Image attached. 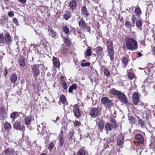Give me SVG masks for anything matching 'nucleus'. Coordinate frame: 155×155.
<instances>
[{"instance_id":"0e129e2a","label":"nucleus","mask_w":155,"mask_h":155,"mask_svg":"<svg viewBox=\"0 0 155 155\" xmlns=\"http://www.w3.org/2000/svg\"><path fill=\"white\" fill-rule=\"evenodd\" d=\"M18 1L22 4H25L26 2V0H18Z\"/></svg>"},{"instance_id":"3c124183","label":"nucleus","mask_w":155,"mask_h":155,"mask_svg":"<svg viewBox=\"0 0 155 155\" xmlns=\"http://www.w3.org/2000/svg\"><path fill=\"white\" fill-rule=\"evenodd\" d=\"M81 125V123L78 120H76L74 123V126H75L79 127Z\"/></svg>"},{"instance_id":"393cba45","label":"nucleus","mask_w":155,"mask_h":155,"mask_svg":"<svg viewBox=\"0 0 155 155\" xmlns=\"http://www.w3.org/2000/svg\"><path fill=\"white\" fill-rule=\"evenodd\" d=\"M135 138L137 140H139L141 143H143V137L140 134H136L135 136Z\"/></svg>"},{"instance_id":"f704fd0d","label":"nucleus","mask_w":155,"mask_h":155,"mask_svg":"<svg viewBox=\"0 0 155 155\" xmlns=\"http://www.w3.org/2000/svg\"><path fill=\"white\" fill-rule=\"evenodd\" d=\"M31 120V117L28 116L25 119V122L27 125H28L30 123Z\"/></svg>"},{"instance_id":"7ed1b4c3","label":"nucleus","mask_w":155,"mask_h":155,"mask_svg":"<svg viewBox=\"0 0 155 155\" xmlns=\"http://www.w3.org/2000/svg\"><path fill=\"white\" fill-rule=\"evenodd\" d=\"M102 103L107 107L110 108L113 105V102L111 100H109L107 97H104L101 99Z\"/></svg>"},{"instance_id":"6e6552de","label":"nucleus","mask_w":155,"mask_h":155,"mask_svg":"<svg viewBox=\"0 0 155 155\" xmlns=\"http://www.w3.org/2000/svg\"><path fill=\"white\" fill-rule=\"evenodd\" d=\"M97 55L98 57L101 58L104 55L103 48L101 47L97 46L95 48Z\"/></svg>"},{"instance_id":"864d4df0","label":"nucleus","mask_w":155,"mask_h":155,"mask_svg":"<svg viewBox=\"0 0 155 155\" xmlns=\"http://www.w3.org/2000/svg\"><path fill=\"white\" fill-rule=\"evenodd\" d=\"M74 134V132L73 131H70L69 132V139H72V137L73 136Z\"/></svg>"},{"instance_id":"aec40b11","label":"nucleus","mask_w":155,"mask_h":155,"mask_svg":"<svg viewBox=\"0 0 155 155\" xmlns=\"http://www.w3.org/2000/svg\"><path fill=\"white\" fill-rule=\"evenodd\" d=\"M10 78L11 81L12 83H15L17 81V76L15 74H12L10 76Z\"/></svg>"},{"instance_id":"13d9d810","label":"nucleus","mask_w":155,"mask_h":155,"mask_svg":"<svg viewBox=\"0 0 155 155\" xmlns=\"http://www.w3.org/2000/svg\"><path fill=\"white\" fill-rule=\"evenodd\" d=\"M151 69L150 68H147L145 69V72L146 73H148L150 71Z\"/></svg>"},{"instance_id":"473e14b6","label":"nucleus","mask_w":155,"mask_h":155,"mask_svg":"<svg viewBox=\"0 0 155 155\" xmlns=\"http://www.w3.org/2000/svg\"><path fill=\"white\" fill-rule=\"evenodd\" d=\"M78 155H85L87 154L85 150L84 149H80L78 153Z\"/></svg>"},{"instance_id":"f8f14e48","label":"nucleus","mask_w":155,"mask_h":155,"mask_svg":"<svg viewBox=\"0 0 155 155\" xmlns=\"http://www.w3.org/2000/svg\"><path fill=\"white\" fill-rule=\"evenodd\" d=\"M124 137L122 134L120 135L117 138V144L118 146H121L124 143Z\"/></svg>"},{"instance_id":"e433bc0d","label":"nucleus","mask_w":155,"mask_h":155,"mask_svg":"<svg viewBox=\"0 0 155 155\" xmlns=\"http://www.w3.org/2000/svg\"><path fill=\"white\" fill-rule=\"evenodd\" d=\"M104 126V122L102 120H100L98 122L99 128L101 129H102Z\"/></svg>"},{"instance_id":"f03ea898","label":"nucleus","mask_w":155,"mask_h":155,"mask_svg":"<svg viewBox=\"0 0 155 155\" xmlns=\"http://www.w3.org/2000/svg\"><path fill=\"white\" fill-rule=\"evenodd\" d=\"M107 45L108 53L110 58L111 60L112 61L114 60V51L113 46V43L111 41H107Z\"/></svg>"},{"instance_id":"a18cd8bd","label":"nucleus","mask_w":155,"mask_h":155,"mask_svg":"<svg viewBox=\"0 0 155 155\" xmlns=\"http://www.w3.org/2000/svg\"><path fill=\"white\" fill-rule=\"evenodd\" d=\"M4 36L2 34H0V44H4Z\"/></svg>"},{"instance_id":"a19ab883","label":"nucleus","mask_w":155,"mask_h":155,"mask_svg":"<svg viewBox=\"0 0 155 155\" xmlns=\"http://www.w3.org/2000/svg\"><path fill=\"white\" fill-rule=\"evenodd\" d=\"M134 12L138 15H140L141 14L140 8L138 7L135 9Z\"/></svg>"},{"instance_id":"7c9ffc66","label":"nucleus","mask_w":155,"mask_h":155,"mask_svg":"<svg viewBox=\"0 0 155 155\" xmlns=\"http://www.w3.org/2000/svg\"><path fill=\"white\" fill-rule=\"evenodd\" d=\"M85 54L86 55L88 56H91L92 54V51L91 50V48L90 47H88V49H87Z\"/></svg>"},{"instance_id":"09e8293b","label":"nucleus","mask_w":155,"mask_h":155,"mask_svg":"<svg viewBox=\"0 0 155 155\" xmlns=\"http://www.w3.org/2000/svg\"><path fill=\"white\" fill-rule=\"evenodd\" d=\"M6 113L5 111V108L4 107H2L0 108V114Z\"/></svg>"},{"instance_id":"4d7b16f0","label":"nucleus","mask_w":155,"mask_h":155,"mask_svg":"<svg viewBox=\"0 0 155 155\" xmlns=\"http://www.w3.org/2000/svg\"><path fill=\"white\" fill-rule=\"evenodd\" d=\"M13 22L15 23L16 25H18V23L17 19L15 18H13Z\"/></svg>"},{"instance_id":"0eeeda50","label":"nucleus","mask_w":155,"mask_h":155,"mask_svg":"<svg viewBox=\"0 0 155 155\" xmlns=\"http://www.w3.org/2000/svg\"><path fill=\"white\" fill-rule=\"evenodd\" d=\"M112 121V124L107 123L105 124L104 127L106 130L110 131L113 127H116V124L115 120H113Z\"/></svg>"},{"instance_id":"052dcab7","label":"nucleus","mask_w":155,"mask_h":155,"mask_svg":"<svg viewBox=\"0 0 155 155\" xmlns=\"http://www.w3.org/2000/svg\"><path fill=\"white\" fill-rule=\"evenodd\" d=\"M128 120H132L133 119V117L132 116H130V114H128Z\"/></svg>"},{"instance_id":"ddd939ff","label":"nucleus","mask_w":155,"mask_h":155,"mask_svg":"<svg viewBox=\"0 0 155 155\" xmlns=\"http://www.w3.org/2000/svg\"><path fill=\"white\" fill-rule=\"evenodd\" d=\"M46 128V123L45 122L41 123L38 126L37 130L39 132L44 131Z\"/></svg>"},{"instance_id":"603ef678","label":"nucleus","mask_w":155,"mask_h":155,"mask_svg":"<svg viewBox=\"0 0 155 155\" xmlns=\"http://www.w3.org/2000/svg\"><path fill=\"white\" fill-rule=\"evenodd\" d=\"M81 65L83 67L89 66L90 65V63L89 62L82 63L81 64Z\"/></svg>"},{"instance_id":"9d476101","label":"nucleus","mask_w":155,"mask_h":155,"mask_svg":"<svg viewBox=\"0 0 155 155\" xmlns=\"http://www.w3.org/2000/svg\"><path fill=\"white\" fill-rule=\"evenodd\" d=\"M68 35L66 36L62 34L63 41L66 45L68 46H70L71 44V40L68 37Z\"/></svg>"},{"instance_id":"a878e982","label":"nucleus","mask_w":155,"mask_h":155,"mask_svg":"<svg viewBox=\"0 0 155 155\" xmlns=\"http://www.w3.org/2000/svg\"><path fill=\"white\" fill-rule=\"evenodd\" d=\"M5 152L7 154H15L14 150L10 148H7L5 150Z\"/></svg>"},{"instance_id":"8fccbe9b","label":"nucleus","mask_w":155,"mask_h":155,"mask_svg":"<svg viewBox=\"0 0 155 155\" xmlns=\"http://www.w3.org/2000/svg\"><path fill=\"white\" fill-rule=\"evenodd\" d=\"M136 19L137 18L135 15H134L131 18V21L133 24H134V23L136 20Z\"/></svg>"},{"instance_id":"b1692460","label":"nucleus","mask_w":155,"mask_h":155,"mask_svg":"<svg viewBox=\"0 0 155 155\" xmlns=\"http://www.w3.org/2000/svg\"><path fill=\"white\" fill-rule=\"evenodd\" d=\"M19 65L22 67H24L25 65V59L23 57L20 58L19 60Z\"/></svg>"},{"instance_id":"72a5a7b5","label":"nucleus","mask_w":155,"mask_h":155,"mask_svg":"<svg viewBox=\"0 0 155 155\" xmlns=\"http://www.w3.org/2000/svg\"><path fill=\"white\" fill-rule=\"evenodd\" d=\"M139 125L142 128H145L146 127V125L143 120L142 119H139L138 120Z\"/></svg>"},{"instance_id":"cd10ccee","label":"nucleus","mask_w":155,"mask_h":155,"mask_svg":"<svg viewBox=\"0 0 155 155\" xmlns=\"http://www.w3.org/2000/svg\"><path fill=\"white\" fill-rule=\"evenodd\" d=\"M8 19V18L7 17L5 16H3L2 17V19L0 20V23L2 25L5 24Z\"/></svg>"},{"instance_id":"6ab92c4d","label":"nucleus","mask_w":155,"mask_h":155,"mask_svg":"<svg viewBox=\"0 0 155 155\" xmlns=\"http://www.w3.org/2000/svg\"><path fill=\"white\" fill-rule=\"evenodd\" d=\"M5 40L6 43L8 45L10 44L12 41L10 35L8 34H6L5 36Z\"/></svg>"},{"instance_id":"2eb2a0df","label":"nucleus","mask_w":155,"mask_h":155,"mask_svg":"<svg viewBox=\"0 0 155 155\" xmlns=\"http://www.w3.org/2000/svg\"><path fill=\"white\" fill-rule=\"evenodd\" d=\"M77 5L76 0H73L69 4V6L71 10L73 11L75 9Z\"/></svg>"},{"instance_id":"4be33fe9","label":"nucleus","mask_w":155,"mask_h":155,"mask_svg":"<svg viewBox=\"0 0 155 155\" xmlns=\"http://www.w3.org/2000/svg\"><path fill=\"white\" fill-rule=\"evenodd\" d=\"M136 25L137 28H140L141 27L142 24V21L141 18H139L136 21Z\"/></svg>"},{"instance_id":"37998d69","label":"nucleus","mask_w":155,"mask_h":155,"mask_svg":"<svg viewBox=\"0 0 155 155\" xmlns=\"http://www.w3.org/2000/svg\"><path fill=\"white\" fill-rule=\"evenodd\" d=\"M64 137H63V136L62 135H61L60 136L59 142V144L60 145L62 146L63 145L64 142Z\"/></svg>"},{"instance_id":"680f3d73","label":"nucleus","mask_w":155,"mask_h":155,"mask_svg":"<svg viewBox=\"0 0 155 155\" xmlns=\"http://www.w3.org/2000/svg\"><path fill=\"white\" fill-rule=\"evenodd\" d=\"M80 37L81 38H85L84 35L82 33H81L80 34Z\"/></svg>"},{"instance_id":"c85d7f7f","label":"nucleus","mask_w":155,"mask_h":155,"mask_svg":"<svg viewBox=\"0 0 155 155\" xmlns=\"http://www.w3.org/2000/svg\"><path fill=\"white\" fill-rule=\"evenodd\" d=\"M71 16L70 12H67L64 15V18L66 20H68Z\"/></svg>"},{"instance_id":"4468645a","label":"nucleus","mask_w":155,"mask_h":155,"mask_svg":"<svg viewBox=\"0 0 155 155\" xmlns=\"http://www.w3.org/2000/svg\"><path fill=\"white\" fill-rule=\"evenodd\" d=\"M132 101L134 104L136 105L139 101V97L137 94L135 92L133 93L132 96Z\"/></svg>"},{"instance_id":"c9c22d12","label":"nucleus","mask_w":155,"mask_h":155,"mask_svg":"<svg viewBox=\"0 0 155 155\" xmlns=\"http://www.w3.org/2000/svg\"><path fill=\"white\" fill-rule=\"evenodd\" d=\"M77 88L76 85L75 84L72 85L69 88L68 92L69 93H71L72 92V91L74 89H76Z\"/></svg>"},{"instance_id":"bf43d9fd","label":"nucleus","mask_w":155,"mask_h":155,"mask_svg":"<svg viewBox=\"0 0 155 155\" xmlns=\"http://www.w3.org/2000/svg\"><path fill=\"white\" fill-rule=\"evenodd\" d=\"M62 84L63 85V88L64 89H66L68 87L67 84L64 81L62 82Z\"/></svg>"},{"instance_id":"6e6d98bb","label":"nucleus","mask_w":155,"mask_h":155,"mask_svg":"<svg viewBox=\"0 0 155 155\" xmlns=\"http://www.w3.org/2000/svg\"><path fill=\"white\" fill-rule=\"evenodd\" d=\"M8 15L10 17H12L14 15V14L12 12L10 11L8 12Z\"/></svg>"},{"instance_id":"412c9836","label":"nucleus","mask_w":155,"mask_h":155,"mask_svg":"<svg viewBox=\"0 0 155 155\" xmlns=\"http://www.w3.org/2000/svg\"><path fill=\"white\" fill-rule=\"evenodd\" d=\"M125 25L127 28L130 29H131L132 27H134L135 26L134 24H133L132 23H131L130 21H125Z\"/></svg>"},{"instance_id":"c03bdc74","label":"nucleus","mask_w":155,"mask_h":155,"mask_svg":"<svg viewBox=\"0 0 155 155\" xmlns=\"http://www.w3.org/2000/svg\"><path fill=\"white\" fill-rule=\"evenodd\" d=\"M127 75L129 79L130 80H132L134 78L135 74L133 73H129Z\"/></svg>"},{"instance_id":"5701e85b","label":"nucleus","mask_w":155,"mask_h":155,"mask_svg":"<svg viewBox=\"0 0 155 155\" xmlns=\"http://www.w3.org/2000/svg\"><path fill=\"white\" fill-rule=\"evenodd\" d=\"M109 93L110 94L118 96L120 92L115 89H112L109 90Z\"/></svg>"},{"instance_id":"39448f33","label":"nucleus","mask_w":155,"mask_h":155,"mask_svg":"<svg viewBox=\"0 0 155 155\" xmlns=\"http://www.w3.org/2000/svg\"><path fill=\"white\" fill-rule=\"evenodd\" d=\"M39 65L38 64H34L31 65V72L34 77L37 76L40 74V71L39 68Z\"/></svg>"},{"instance_id":"69168bd1","label":"nucleus","mask_w":155,"mask_h":155,"mask_svg":"<svg viewBox=\"0 0 155 155\" xmlns=\"http://www.w3.org/2000/svg\"><path fill=\"white\" fill-rule=\"evenodd\" d=\"M59 119V117H57L56 118V120L55 121H54V120H53V121L55 122H56Z\"/></svg>"},{"instance_id":"79ce46f5","label":"nucleus","mask_w":155,"mask_h":155,"mask_svg":"<svg viewBox=\"0 0 155 155\" xmlns=\"http://www.w3.org/2000/svg\"><path fill=\"white\" fill-rule=\"evenodd\" d=\"M1 118L3 120H5L7 117V115L6 113L0 114Z\"/></svg>"},{"instance_id":"49530a36","label":"nucleus","mask_w":155,"mask_h":155,"mask_svg":"<svg viewBox=\"0 0 155 155\" xmlns=\"http://www.w3.org/2000/svg\"><path fill=\"white\" fill-rule=\"evenodd\" d=\"M51 35L52 38H55L56 36V33L52 29L51 30Z\"/></svg>"},{"instance_id":"1a4fd4ad","label":"nucleus","mask_w":155,"mask_h":155,"mask_svg":"<svg viewBox=\"0 0 155 155\" xmlns=\"http://www.w3.org/2000/svg\"><path fill=\"white\" fill-rule=\"evenodd\" d=\"M119 99L122 102L126 104H128L127 98H126L125 95L122 93L120 92L118 95Z\"/></svg>"},{"instance_id":"de8ad7c7","label":"nucleus","mask_w":155,"mask_h":155,"mask_svg":"<svg viewBox=\"0 0 155 155\" xmlns=\"http://www.w3.org/2000/svg\"><path fill=\"white\" fill-rule=\"evenodd\" d=\"M54 144L53 142H51L49 143V144L48 145V148L49 150H51L52 149L54 146Z\"/></svg>"},{"instance_id":"2f4dec72","label":"nucleus","mask_w":155,"mask_h":155,"mask_svg":"<svg viewBox=\"0 0 155 155\" xmlns=\"http://www.w3.org/2000/svg\"><path fill=\"white\" fill-rule=\"evenodd\" d=\"M122 62L123 64L125 66H126L128 62V58L125 57H122Z\"/></svg>"},{"instance_id":"ea45409f","label":"nucleus","mask_w":155,"mask_h":155,"mask_svg":"<svg viewBox=\"0 0 155 155\" xmlns=\"http://www.w3.org/2000/svg\"><path fill=\"white\" fill-rule=\"evenodd\" d=\"M20 124L19 122H16L14 124V128L16 130H18V129H19V127H20Z\"/></svg>"},{"instance_id":"9b49d317","label":"nucleus","mask_w":155,"mask_h":155,"mask_svg":"<svg viewBox=\"0 0 155 155\" xmlns=\"http://www.w3.org/2000/svg\"><path fill=\"white\" fill-rule=\"evenodd\" d=\"M98 110L97 108H94L91 110L90 114L92 117L95 118L98 114Z\"/></svg>"},{"instance_id":"338daca9","label":"nucleus","mask_w":155,"mask_h":155,"mask_svg":"<svg viewBox=\"0 0 155 155\" xmlns=\"http://www.w3.org/2000/svg\"><path fill=\"white\" fill-rule=\"evenodd\" d=\"M88 136V133H87L86 134H85L84 136V137L87 138V137Z\"/></svg>"},{"instance_id":"c756f323","label":"nucleus","mask_w":155,"mask_h":155,"mask_svg":"<svg viewBox=\"0 0 155 155\" xmlns=\"http://www.w3.org/2000/svg\"><path fill=\"white\" fill-rule=\"evenodd\" d=\"M18 116L19 114L18 113L14 112L11 114L10 117L12 118L13 119V120H14L16 118L18 117Z\"/></svg>"},{"instance_id":"f3484780","label":"nucleus","mask_w":155,"mask_h":155,"mask_svg":"<svg viewBox=\"0 0 155 155\" xmlns=\"http://www.w3.org/2000/svg\"><path fill=\"white\" fill-rule=\"evenodd\" d=\"M63 32L64 33V35H69L70 34V32L67 26H64L62 28Z\"/></svg>"},{"instance_id":"bb28decb","label":"nucleus","mask_w":155,"mask_h":155,"mask_svg":"<svg viewBox=\"0 0 155 155\" xmlns=\"http://www.w3.org/2000/svg\"><path fill=\"white\" fill-rule=\"evenodd\" d=\"M4 127L5 130L9 131L12 128V126L8 122H6L4 125Z\"/></svg>"},{"instance_id":"dca6fc26","label":"nucleus","mask_w":155,"mask_h":155,"mask_svg":"<svg viewBox=\"0 0 155 155\" xmlns=\"http://www.w3.org/2000/svg\"><path fill=\"white\" fill-rule=\"evenodd\" d=\"M81 13V15L84 17H87L89 15L87 10L85 7H83L82 8Z\"/></svg>"},{"instance_id":"f257e3e1","label":"nucleus","mask_w":155,"mask_h":155,"mask_svg":"<svg viewBox=\"0 0 155 155\" xmlns=\"http://www.w3.org/2000/svg\"><path fill=\"white\" fill-rule=\"evenodd\" d=\"M127 48L130 50L133 51L137 49L138 44L137 41L132 38L127 39L126 41Z\"/></svg>"},{"instance_id":"5fc2aeb1","label":"nucleus","mask_w":155,"mask_h":155,"mask_svg":"<svg viewBox=\"0 0 155 155\" xmlns=\"http://www.w3.org/2000/svg\"><path fill=\"white\" fill-rule=\"evenodd\" d=\"M18 130H20L21 131H24L25 130V127L23 126H21V125H20Z\"/></svg>"},{"instance_id":"a211bd4d","label":"nucleus","mask_w":155,"mask_h":155,"mask_svg":"<svg viewBox=\"0 0 155 155\" xmlns=\"http://www.w3.org/2000/svg\"><path fill=\"white\" fill-rule=\"evenodd\" d=\"M54 65L56 68H59L60 66V63L58 59L54 57L53 59Z\"/></svg>"},{"instance_id":"20e7f679","label":"nucleus","mask_w":155,"mask_h":155,"mask_svg":"<svg viewBox=\"0 0 155 155\" xmlns=\"http://www.w3.org/2000/svg\"><path fill=\"white\" fill-rule=\"evenodd\" d=\"M78 25L81 30L83 29L84 31H89L90 28L88 27L85 21L82 20H80L78 22Z\"/></svg>"},{"instance_id":"58836bf2","label":"nucleus","mask_w":155,"mask_h":155,"mask_svg":"<svg viewBox=\"0 0 155 155\" xmlns=\"http://www.w3.org/2000/svg\"><path fill=\"white\" fill-rule=\"evenodd\" d=\"M104 73L106 76H109L110 75V72L109 70L107 69H104Z\"/></svg>"},{"instance_id":"423d86ee","label":"nucleus","mask_w":155,"mask_h":155,"mask_svg":"<svg viewBox=\"0 0 155 155\" xmlns=\"http://www.w3.org/2000/svg\"><path fill=\"white\" fill-rule=\"evenodd\" d=\"M73 111L74 116L76 118H79L81 117L79 106L78 105L76 104L73 106Z\"/></svg>"},{"instance_id":"4c0bfd02","label":"nucleus","mask_w":155,"mask_h":155,"mask_svg":"<svg viewBox=\"0 0 155 155\" xmlns=\"http://www.w3.org/2000/svg\"><path fill=\"white\" fill-rule=\"evenodd\" d=\"M60 100L61 102L64 104L66 101V99L65 96L64 95H61L60 97Z\"/></svg>"},{"instance_id":"774afa93","label":"nucleus","mask_w":155,"mask_h":155,"mask_svg":"<svg viewBox=\"0 0 155 155\" xmlns=\"http://www.w3.org/2000/svg\"><path fill=\"white\" fill-rule=\"evenodd\" d=\"M137 54L138 55V57H140L142 55L141 53L140 52H139Z\"/></svg>"},{"instance_id":"e2e57ef3","label":"nucleus","mask_w":155,"mask_h":155,"mask_svg":"<svg viewBox=\"0 0 155 155\" xmlns=\"http://www.w3.org/2000/svg\"><path fill=\"white\" fill-rule=\"evenodd\" d=\"M81 29H80L78 28L76 29V31L79 34H80L81 33Z\"/></svg>"}]
</instances>
